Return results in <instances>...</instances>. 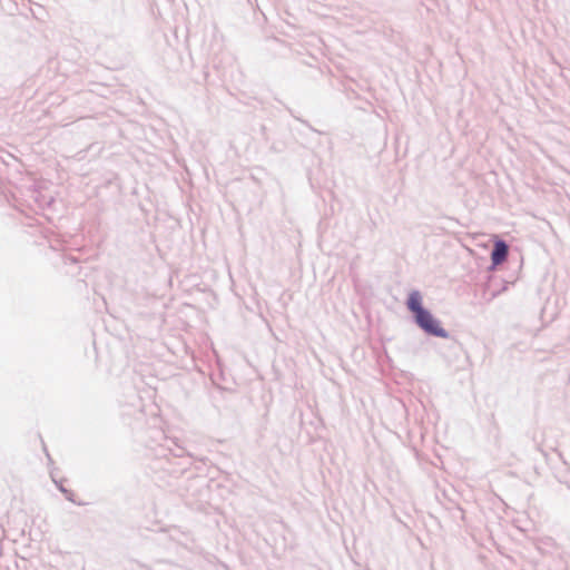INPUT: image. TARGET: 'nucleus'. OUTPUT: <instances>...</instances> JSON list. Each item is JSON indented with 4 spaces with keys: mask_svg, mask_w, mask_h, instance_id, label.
Masks as SVG:
<instances>
[{
    "mask_svg": "<svg viewBox=\"0 0 570 570\" xmlns=\"http://www.w3.org/2000/svg\"><path fill=\"white\" fill-rule=\"evenodd\" d=\"M407 308L414 314L416 324L426 333L445 337L446 332L432 314L422 306L421 294L416 291L410 293L407 298Z\"/></svg>",
    "mask_w": 570,
    "mask_h": 570,
    "instance_id": "nucleus-1",
    "label": "nucleus"
},
{
    "mask_svg": "<svg viewBox=\"0 0 570 570\" xmlns=\"http://www.w3.org/2000/svg\"><path fill=\"white\" fill-rule=\"evenodd\" d=\"M508 245L503 240H497L491 253L492 265L495 267L504 263L508 258Z\"/></svg>",
    "mask_w": 570,
    "mask_h": 570,
    "instance_id": "nucleus-2",
    "label": "nucleus"
}]
</instances>
